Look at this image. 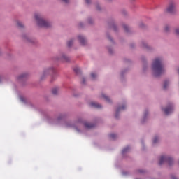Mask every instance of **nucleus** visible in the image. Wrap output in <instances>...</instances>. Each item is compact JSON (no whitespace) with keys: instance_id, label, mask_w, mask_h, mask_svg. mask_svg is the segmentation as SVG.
Returning <instances> with one entry per match:
<instances>
[{"instance_id":"nucleus-1","label":"nucleus","mask_w":179,"mask_h":179,"mask_svg":"<svg viewBox=\"0 0 179 179\" xmlns=\"http://www.w3.org/2000/svg\"><path fill=\"white\" fill-rule=\"evenodd\" d=\"M152 71H154L155 76H160L162 73H164V67L162 63V59L157 58L152 63Z\"/></svg>"},{"instance_id":"nucleus-2","label":"nucleus","mask_w":179,"mask_h":179,"mask_svg":"<svg viewBox=\"0 0 179 179\" xmlns=\"http://www.w3.org/2000/svg\"><path fill=\"white\" fill-rule=\"evenodd\" d=\"M35 19L38 23V26L40 27H50V26H51L50 22L43 20L38 14L35 15Z\"/></svg>"},{"instance_id":"nucleus-3","label":"nucleus","mask_w":179,"mask_h":179,"mask_svg":"<svg viewBox=\"0 0 179 179\" xmlns=\"http://www.w3.org/2000/svg\"><path fill=\"white\" fill-rule=\"evenodd\" d=\"M166 162L169 164V166H171V164H173V158L170 157L162 156L159 162V166H162V164H164L166 163Z\"/></svg>"},{"instance_id":"nucleus-4","label":"nucleus","mask_w":179,"mask_h":179,"mask_svg":"<svg viewBox=\"0 0 179 179\" xmlns=\"http://www.w3.org/2000/svg\"><path fill=\"white\" fill-rule=\"evenodd\" d=\"M48 73H55V69L54 68H50V69H46L45 70H44L42 76L41 77V79H44L45 76H47V75H48Z\"/></svg>"},{"instance_id":"nucleus-5","label":"nucleus","mask_w":179,"mask_h":179,"mask_svg":"<svg viewBox=\"0 0 179 179\" xmlns=\"http://www.w3.org/2000/svg\"><path fill=\"white\" fill-rule=\"evenodd\" d=\"M166 10L169 13H174L176 12V4L174 3L169 4Z\"/></svg>"},{"instance_id":"nucleus-6","label":"nucleus","mask_w":179,"mask_h":179,"mask_svg":"<svg viewBox=\"0 0 179 179\" xmlns=\"http://www.w3.org/2000/svg\"><path fill=\"white\" fill-rule=\"evenodd\" d=\"M166 115H169V114H171L173 113V105H170L165 109H162Z\"/></svg>"},{"instance_id":"nucleus-7","label":"nucleus","mask_w":179,"mask_h":179,"mask_svg":"<svg viewBox=\"0 0 179 179\" xmlns=\"http://www.w3.org/2000/svg\"><path fill=\"white\" fill-rule=\"evenodd\" d=\"M78 40L82 44V45H86V43H87V41H86V38L82 36H78Z\"/></svg>"},{"instance_id":"nucleus-8","label":"nucleus","mask_w":179,"mask_h":179,"mask_svg":"<svg viewBox=\"0 0 179 179\" xmlns=\"http://www.w3.org/2000/svg\"><path fill=\"white\" fill-rule=\"evenodd\" d=\"M90 106H91V107H93L94 108H101V105H100L97 102H91Z\"/></svg>"},{"instance_id":"nucleus-9","label":"nucleus","mask_w":179,"mask_h":179,"mask_svg":"<svg viewBox=\"0 0 179 179\" xmlns=\"http://www.w3.org/2000/svg\"><path fill=\"white\" fill-rule=\"evenodd\" d=\"M84 125L85 128H87L88 129H90V128H94V125L92 123L85 122Z\"/></svg>"},{"instance_id":"nucleus-10","label":"nucleus","mask_w":179,"mask_h":179,"mask_svg":"<svg viewBox=\"0 0 179 179\" xmlns=\"http://www.w3.org/2000/svg\"><path fill=\"white\" fill-rule=\"evenodd\" d=\"M121 110H125V106H123L122 107H119L117 110H116V115H115V117L118 118V116H117V114H118Z\"/></svg>"},{"instance_id":"nucleus-11","label":"nucleus","mask_w":179,"mask_h":179,"mask_svg":"<svg viewBox=\"0 0 179 179\" xmlns=\"http://www.w3.org/2000/svg\"><path fill=\"white\" fill-rule=\"evenodd\" d=\"M62 61H66V62L69 61V58H68V57L65 55H63L62 56Z\"/></svg>"},{"instance_id":"nucleus-12","label":"nucleus","mask_w":179,"mask_h":179,"mask_svg":"<svg viewBox=\"0 0 179 179\" xmlns=\"http://www.w3.org/2000/svg\"><path fill=\"white\" fill-rule=\"evenodd\" d=\"M101 97H103L106 101L110 102V98H108V96H106L104 94L101 95Z\"/></svg>"},{"instance_id":"nucleus-13","label":"nucleus","mask_w":179,"mask_h":179,"mask_svg":"<svg viewBox=\"0 0 179 179\" xmlns=\"http://www.w3.org/2000/svg\"><path fill=\"white\" fill-rule=\"evenodd\" d=\"M17 24L18 27H20V29L24 27V25H23V23H22L20 21H17Z\"/></svg>"},{"instance_id":"nucleus-14","label":"nucleus","mask_w":179,"mask_h":179,"mask_svg":"<svg viewBox=\"0 0 179 179\" xmlns=\"http://www.w3.org/2000/svg\"><path fill=\"white\" fill-rule=\"evenodd\" d=\"M24 78H26V74L25 73L21 74L20 76H19L17 77V80H20V79H23Z\"/></svg>"},{"instance_id":"nucleus-15","label":"nucleus","mask_w":179,"mask_h":179,"mask_svg":"<svg viewBox=\"0 0 179 179\" xmlns=\"http://www.w3.org/2000/svg\"><path fill=\"white\" fill-rule=\"evenodd\" d=\"M52 94H58V88H53L52 90Z\"/></svg>"},{"instance_id":"nucleus-16","label":"nucleus","mask_w":179,"mask_h":179,"mask_svg":"<svg viewBox=\"0 0 179 179\" xmlns=\"http://www.w3.org/2000/svg\"><path fill=\"white\" fill-rule=\"evenodd\" d=\"M169 83L168 80L164 81V89H167V87L169 86Z\"/></svg>"},{"instance_id":"nucleus-17","label":"nucleus","mask_w":179,"mask_h":179,"mask_svg":"<svg viewBox=\"0 0 179 179\" xmlns=\"http://www.w3.org/2000/svg\"><path fill=\"white\" fill-rule=\"evenodd\" d=\"M91 78H92V79L94 80L96 78H97V74L94 73H92Z\"/></svg>"},{"instance_id":"nucleus-18","label":"nucleus","mask_w":179,"mask_h":179,"mask_svg":"<svg viewBox=\"0 0 179 179\" xmlns=\"http://www.w3.org/2000/svg\"><path fill=\"white\" fill-rule=\"evenodd\" d=\"M72 44H73V40L69 41L68 43H67L68 47H71Z\"/></svg>"},{"instance_id":"nucleus-19","label":"nucleus","mask_w":179,"mask_h":179,"mask_svg":"<svg viewBox=\"0 0 179 179\" xmlns=\"http://www.w3.org/2000/svg\"><path fill=\"white\" fill-rule=\"evenodd\" d=\"M110 139H115L117 138V135L114 134H110Z\"/></svg>"},{"instance_id":"nucleus-20","label":"nucleus","mask_w":179,"mask_h":179,"mask_svg":"<svg viewBox=\"0 0 179 179\" xmlns=\"http://www.w3.org/2000/svg\"><path fill=\"white\" fill-rule=\"evenodd\" d=\"M129 150V147H126L122 150V153H126V152Z\"/></svg>"},{"instance_id":"nucleus-21","label":"nucleus","mask_w":179,"mask_h":179,"mask_svg":"<svg viewBox=\"0 0 179 179\" xmlns=\"http://www.w3.org/2000/svg\"><path fill=\"white\" fill-rule=\"evenodd\" d=\"M157 141H159V138L158 137H155L154 140H153V143H157Z\"/></svg>"},{"instance_id":"nucleus-22","label":"nucleus","mask_w":179,"mask_h":179,"mask_svg":"<svg viewBox=\"0 0 179 179\" xmlns=\"http://www.w3.org/2000/svg\"><path fill=\"white\" fill-rule=\"evenodd\" d=\"M74 72H76V73H79V72H80V70L78 68H75Z\"/></svg>"},{"instance_id":"nucleus-23","label":"nucleus","mask_w":179,"mask_h":179,"mask_svg":"<svg viewBox=\"0 0 179 179\" xmlns=\"http://www.w3.org/2000/svg\"><path fill=\"white\" fill-rule=\"evenodd\" d=\"M123 28L124 29L125 31H129V30H128V26H127V25H123Z\"/></svg>"},{"instance_id":"nucleus-24","label":"nucleus","mask_w":179,"mask_h":179,"mask_svg":"<svg viewBox=\"0 0 179 179\" xmlns=\"http://www.w3.org/2000/svg\"><path fill=\"white\" fill-rule=\"evenodd\" d=\"M176 34H177V36H179V28H177L176 30Z\"/></svg>"},{"instance_id":"nucleus-25","label":"nucleus","mask_w":179,"mask_h":179,"mask_svg":"<svg viewBox=\"0 0 179 179\" xmlns=\"http://www.w3.org/2000/svg\"><path fill=\"white\" fill-rule=\"evenodd\" d=\"M170 27L169 26L165 27V31H169Z\"/></svg>"},{"instance_id":"nucleus-26","label":"nucleus","mask_w":179,"mask_h":179,"mask_svg":"<svg viewBox=\"0 0 179 179\" xmlns=\"http://www.w3.org/2000/svg\"><path fill=\"white\" fill-rule=\"evenodd\" d=\"M171 179H177L174 175H172V176H171Z\"/></svg>"},{"instance_id":"nucleus-27","label":"nucleus","mask_w":179,"mask_h":179,"mask_svg":"<svg viewBox=\"0 0 179 179\" xmlns=\"http://www.w3.org/2000/svg\"><path fill=\"white\" fill-rule=\"evenodd\" d=\"M138 173H144L143 170H138Z\"/></svg>"},{"instance_id":"nucleus-28","label":"nucleus","mask_w":179,"mask_h":179,"mask_svg":"<svg viewBox=\"0 0 179 179\" xmlns=\"http://www.w3.org/2000/svg\"><path fill=\"white\" fill-rule=\"evenodd\" d=\"M85 2H86L87 3H90V0H85Z\"/></svg>"},{"instance_id":"nucleus-29","label":"nucleus","mask_w":179,"mask_h":179,"mask_svg":"<svg viewBox=\"0 0 179 179\" xmlns=\"http://www.w3.org/2000/svg\"><path fill=\"white\" fill-rule=\"evenodd\" d=\"M63 2H65V3H68V0H62Z\"/></svg>"},{"instance_id":"nucleus-30","label":"nucleus","mask_w":179,"mask_h":179,"mask_svg":"<svg viewBox=\"0 0 179 179\" xmlns=\"http://www.w3.org/2000/svg\"><path fill=\"white\" fill-rule=\"evenodd\" d=\"M85 78H82V83H85Z\"/></svg>"},{"instance_id":"nucleus-31","label":"nucleus","mask_w":179,"mask_h":179,"mask_svg":"<svg viewBox=\"0 0 179 179\" xmlns=\"http://www.w3.org/2000/svg\"><path fill=\"white\" fill-rule=\"evenodd\" d=\"M96 9H97V10H100V6H97Z\"/></svg>"},{"instance_id":"nucleus-32","label":"nucleus","mask_w":179,"mask_h":179,"mask_svg":"<svg viewBox=\"0 0 179 179\" xmlns=\"http://www.w3.org/2000/svg\"><path fill=\"white\" fill-rule=\"evenodd\" d=\"M108 38L110 41L113 40L110 36H108Z\"/></svg>"},{"instance_id":"nucleus-33","label":"nucleus","mask_w":179,"mask_h":179,"mask_svg":"<svg viewBox=\"0 0 179 179\" xmlns=\"http://www.w3.org/2000/svg\"><path fill=\"white\" fill-rule=\"evenodd\" d=\"M113 29L114 30H115V25H113Z\"/></svg>"},{"instance_id":"nucleus-34","label":"nucleus","mask_w":179,"mask_h":179,"mask_svg":"<svg viewBox=\"0 0 179 179\" xmlns=\"http://www.w3.org/2000/svg\"><path fill=\"white\" fill-rule=\"evenodd\" d=\"M145 115H146V113H145Z\"/></svg>"}]
</instances>
